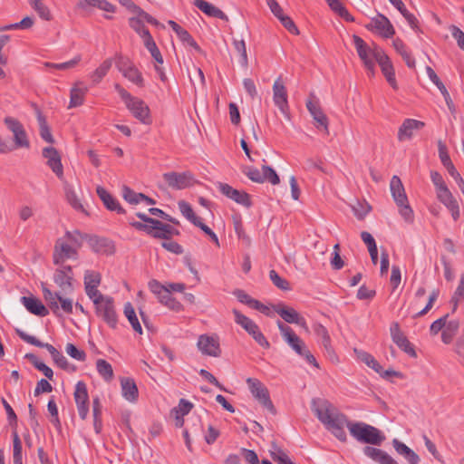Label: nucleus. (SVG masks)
I'll list each match as a JSON object with an SVG mask.
<instances>
[{"mask_svg": "<svg viewBox=\"0 0 464 464\" xmlns=\"http://www.w3.org/2000/svg\"><path fill=\"white\" fill-rule=\"evenodd\" d=\"M312 410L318 420L324 424L337 440L342 442L347 440L345 428L353 421L349 420L347 416L334 407L330 402L322 400H313Z\"/></svg>", "mask_w": 464, "mask_h": 464, "instance_id": "f257e3e1", "label": "nucleus"}, {"mask_svg": "<svg viewBox=\"0 0 464 464\" xmlns=\"http://www.w3.org/2000/svg\"><path fill=\"white\" fill-rule=\"evenodd\" d=\"M349 431L353 439L364 444L380 446L385 440L379 429L362 421H353L349 425Z\"/></svg>", "mask_w": 464, "mask_h": 464, "instance_id": "f03ea898", "label": "nucleus"}, {"mask_svg": "<svg viewBox=\"0 0 464 464\" xmlns=\"http://www.w3.org/2000/svg\"><path fill=\"white\" fill-rule=\"evenodd\" d=\"M392 196L399 208V213L406 222L413 221V210L408 203L404 187L398 176H393L390 182Z\"/></svg>", "mask_w": 464, "mask_h": 464, "instance_id": "7ed1b4c3", "label": "nucleus"}, {"mask_svg": "<svg viewBox=\"0 0 464 464\" xmlns=\"http://www.w3.org/2000/svg\"><path fill=\"white\" fill-rule=\"evenodd\" d=\"M353 44L361 60L363 62L364 66L372 74L374 73L375 62L378 59L379 53L383 50L377 45L372 47L369 46L361 37L357 35L353 36Z\"/></svg>", "mask_w": 464, "mask_h": 464, "instance_id": "20e7f679", "label": "nucleus"}, {"mask_svg": "<svg viewBox=\"0 0 464 464\" xmlns=\"http://www.w3.org/2000/svg\"><path fill=\"white\" fill-rule=\"evenodd\" d=\"M95 305L96 314L111 328L117 325V314L114 308L113 299L108 295H102L99 298L92 299Z\"/></svg>", "mask_w": 464, "mask_h": 464, "instance_id": "39448f33", "label": "nucleus"}, {"mask_svg": "<svg viewBox=\"0 0 464 464\" xmlns=\"http://www.w3.org/2000/svg\"><path fill=\"white\" fill-rule=\"evenodd\" d=\"M233 314L235 316V322L239 324L245 331L248 333L249 335L253 337V339L262 347L268 348L269 343L265 337V335L260 332L257 324L247 316L244 315L237 310H233Z\"/></svg>", "mask_w": 464, "mask_h": 464, "instance_id": "423d86ee", "label": "nucleus"}, {"mask_svg": "<svg viewBox=\"0 0 464 464\" xmlns=\"http://www.w3.org/2000/svg\"><path fill=\"white\" fill-rule=\"evenodd\" d=\"M43 295L48 306L54 314L63 311L65 314H72L73 309V302L72 299L63 297L60 293L52 292L47 287H43Z\"/></svg>", "mask_w": 464, "mask_h": 464, "instance_id": "0eeeda50", "label": "nucleus"}, {"mask_svg": "<svg viewBox=\"0 0 464 464\" xmlns=\"http://www.w3.org/2000/svg\"><path fill=\"white\" fill-rule=\"evenodd\" d=\"M4 123L13 135V140L16 149L30 148V140L23 124L14 117L7 116Z\"/></svg>", "mask_w": 464, "mask_h": 464, "instance_id": "6e6552de", "label": "nucleus"}, {"mask_svg": "<svg viewBox=\"0 0 464 464\" xmlns=\"http://www.w3.org/2000/svg\"><path fill=\"white\" fill-rule=\"evenodd\" d=\"M116 68L124 78L133 84L137 86L143 85V77L141 72L129 58L119 56L116 61Z\"/></svg>", "mask_w": 464, "mask_h": 464, "instance_id": "1a4fd4ad", "label": "nucleus"}, {"mask_svg": "<svg viewBox=\"0 0 464 464\" xmlns=\"http://www.w3.org/2000/svg\"><path fill=\"white\" fill-rule=\"evenodd\" d=\"M164 180L174 189H185L196 183L194 176L188 172H167L163 174Z\"/></svg>", "mask_w": 464, "mask_h": 464, "instance_id": "9d476101", "label": "nucleus"}, {"mask_svg": "<svg viewBox=\"0 0 464 464\" xmlns=\"http://www.w3.org/2000/svg\"><path fill=\"white\" fill-rule=\"evenodd\" d=\"M246 383L248 385L251 394L267 410L274 411L273 403L269 397L268 390L265 385L255 378H247Z\"/></svg>", "mask_w": 464, "mask_h": 464, "instance_id": "9b49d317", "label": "nucleus"}, {"mask_svg": "<svg viewBox=\"0 0 464 464\" xmlns=\"http://www.w3.org/2000/svg\"><path fill=\"white\" fill-rule=\"evenodd\" d=\"M198 349L202 354L218 357L221 354V349L219 344V338L213 334H201L199 335L197 343Z\"/></svg>", "mask_w": 464, "mask_h": 464, "instance_id": "f8f14e48", "label": "nucleus"}, {"mask_svg": "<svg viewBox=\"0 0 464 464\" xmlns=\"http://www.w3.org/2000/svg\"><path fill=\"white\" fill-rule=\"evenodd\" d=\"M273 102L281 113L289 120L287 92L281 77H278L273 84Z\"/></svg>", "mask_w": 464, "mask_h": 464, "instance_id": "ddd939ff", "label": "nucleus"}, {"mask_svg": "<svg viewBox=\"0 0 464 464\" xmlns=\"http://www.w3.org/2000/svg\"><path fill=\"white\" fill-rule=\"evenodd\" d=\"M366 28L384 38H390L395 33L389 19L381 14L372 17L370 23L366 25Z\"/></svg>", "mask_w": 464, "mask_h": 464, "instance_id": "4468645a", "label": "nucleus"}, {"mask_svg": "<svg viewBox=\"0 0 464 464\" xmlns=\"http://www.w3.org/2000/svg\"><path fill=\"white\" fill-rule=\"evenodd\" d=\"M77 249L63 237L58 238L53 252V262L56 265L63 264L67 259H75Z\"/></svg>", "mask_w": 464, "mask_h": 464, "instance_id": "2eb2a0df", "label": "nucleus"}, {"mask_svg": "<svg viewBox=\"0 0 464 464\" xmlns=\"http://www.w3.org/2000/svg\"><path fill=\"white\" fill-rule=\"evenodd\" d=\"M74 401L79 416L82 420H85L89 413V395L83 382H78L75 385Z\"/></svg>", "mask_w": 464, "mask_h": 464, "instance_id": "dca6fc26", "label": "nucleus"}, {"mask_svg": "<svg viewBox=\"0 0 464 464\" xmlns=\"http://www.w3.org/2000/svg\"><path fill=\"white\" fill-rule=\"evenodd\" d=\"M217 187L223 195L232 199L236 203L246 208H249L251 206L249 195L245 191L236 189L230 185L222 182H218Z\"/></svg>", "mask_w": 464, "mask_h": 464, "instance_id": "f3484780", "label": "nucleus"}, {"mask_svg": "<svg viewBox=\"0 0 464 464\" xmlns=\"http://www.w3.org/2000/svg\"><path fill=\"white\" fill-rule=\"evenodd\" d=\"M126 107L130 113L141 123L149 125L151 123V117L149 106L140 99L134 97Z\"/></svg>", "mask_w": 464, "mask_h": 464, "instance_id": "a211bd4d", "label": "nucleus"}, {"mask_svg": "<svg viewBox=\"0 0 464 464\" xmlns=\"http://www.w3.org/2000/svg\"><path fill=\"white\" fill-rule=\"evenodd\" d=\"M144 14L146 17L141 16L140 13H136L131 16L129 20L130 26L144 40L147 36H150V34L149 30L144 26V22H147L151 24H158L156 19H154L151 15L144 11Z\"/></svg>", "mask_w": 464, "mask_h": 464, "instance_id": "6ab92c4d", "label": "nucleus"}, {"mask_svg": "<svg viewBox=\"0 0 464 464\" xmlns=\"http://www.w3.org/2000/svg\"><path fill=\"white\" fill-rule=\"evenodd\" d=\"M43 157L46 159V164L60 179H63V167L58 150L53 147H45L43 150Z\"/></svg>", "mask_w": 464, "mask_h": 464, "instance_id": "aec40b11", "label": "nucleus"}, {"mask_svg": "<svg viewBox=\"0 0 464 464\" xmlns=\"http://www.w3.org/2000/svg\"><path fill=\"white\" fill-rule=\"evenodd\" d=\"M101 284V275L94 271H86L84 275V287L85 293L88 297L92 300L99 298L102 295L99 290L98 286Z\"/></svg>", "mask_w": 464, "mask_h": 464, "instance_id": "412c9836", "label": "nucleus"}, {"mask_svg": "<svg viewBox=\"0 0 464 464\" xmlns=\"http://www.w3.org/2000/svg\"><path fill=\"white\" fill-rule=\"evenodd\" d=\"M306 108L315 122V127L328 133V119L318 102L310 100L306 102Z\"/></svg>", "mask_w": 464, "mask_h": 464, "instance_id": "4be33fe9", "label": "nucleus"}, {"mask_svg": "<svg viewBox=\"0 0 464 464\" xmlns=\"http://www.w3.org/2000/svg\"><path fill=\"white\" fill-rule=\"evenodd\" d=\"M121 393L122 398L130 403H135L139 399V390L134 379L121 377L120 379Z\"/></svg>", "mask_w": 464, "mask_h": 464, "instance_id": "5701e85b", "label": "nucleus"}, {"mask_svg": "<svg viewBox=\"0 0 464 464\" xmlns=\"http://www.w3.org/2000/svg\"><path fill=\"white\" fill-rule=\"evenodd\" d=\"M391 336L392 341L406 353L411 355V357L416 356V353L408 341V339L404 336L400 329V325L398 323H392L390 328Z\"/></svg>", "mask_w": 464, "mask_h": 464, "instance_id": "b1692460", "label": "nucleus"}, {"mask_svg": "<svg viewBox=\"0 0 464 464\" xmlns=\"http://www.w3.org/2000/svg\"><path fill=\"white\" fill-rule=\"evenodd\" d=\"M274 311L277 313L281 318L288 324H295L300 326L305 325V320L302 317L297 311L292 307L284 304H277L273 307Z\"/></svg>", "mask_w": 464, "mask_h": 464, "instance_id": "393cba45", "label": "nucleus"}, {"mask_svg": "<svg viewBox=\"0 0 464 464\" xmlns=\"http://www.w3.org/2000/svg\"><path fill=\"white\" fill-rule=\"evenodd\" d=\"M376 63L380 65L382 72L383 75L385 76L389 84L393 89H397L398 85H397L396 79H395L393 66L392 64L390 58L387 56V54L384 52L379 53V56H378V59L376 60Z\"/></svg>", "mask_w": 464, "mask_h": 464, "instance_id": "a878e982", "label": "nucleus"}, {"mask_svg": "<svg viewBox=\"0 0 464 464\" xmlns=\"http://www.w3.org/2000/svg\"><path fill=\"white\" fill-rule=\"evenodd\" d=\"M88 92V87L82 81H77L70 91V103L68 108L81 106L84 102V96Z\"/></svg>", "mask_w": 464, "mask_h": 464, "instance_id": "bb28decb", "label": "nucleus"}, {"mask_svg": "<svg viewBox=\"0 0 464 464\" xmlns=\"http://www.w3.org/2000/svg\"><path fill=\"white\" fill-rule=\"evenodd\" d=\"M423 126H424V123L422 121L413 120V119L405 120L403 121V123L401 124V126L399 128L398 140L400 141H404V140L411 139L414 131L417 130H420Z\"/></svg>", "mask_w": 464, "mask_h": 464, "instance_id": "cd10ccee", "label": "nucleus"}, {"mask_svg": "<svg viewBox=\"0 0 464 464\" xmlns=\"http://www.w3.org/2000/svg\"><path fill=\"white\" fill-rule=\"evenodd\" d=\"M363 454L380 464H399L392 456L382 450L366 446L362 450Z\"/></svg>", "mask_w": 464, "mask_h": 464, "instance_id": "c85d7f7f", "label": "nucleus"}, {"mask_svg": "<svg viewBox=\"0 0 464 464\" xmlns=\"http://www.w3.org/2000/svg\"><path fill=\"white\" fill-rule=\"evenodd\" d=\"M21 303L28 312L38 316H45L48 314L47 308L43 303L33 295L21 297Z\"/></svg>", "mask_w": 464, "mask_h": 464, "instance_id": "c756f323", "label": "nucleus"}, {"mask_svg": "<svg viewBox=\"0 0 464 464\" xmlns=\"http://www.w3.org/2000/svg\"><path fill=\"white\" fill-rule=\"evenodd\" d=\"M63 188L66 200L71 205V207L78 212H82L85 215H88V212L86 211L83 204L82 203L81 198L78 197L73 186L69 184L68 182H64Z\"/></svg>", "mask_w": 464, "mask_h": 464, "instance_id": "7c9ffc66", "label": "nucleus"}, {"mask_svg": "<svg viewBox=\"0 0 464 464\" xmlns=\"http://www.w3.org/2000/svg\"><path fill=\"white\" fill-rule=\"evenodd\" d=\"M392 446L396 452L402 456L409 464H417L420 461L419 456L410 449L406 444L397 439L392 440Z\"/></svg>", "mask_w": 464, "mask_h": 464, "instance_id": "2f4dec72", "label": "nucleus"}, {"mask_svg": "<svg viewBox=\"0 0 464 464\" xmlns=\"http://www.w3.org/2000/svg\"><path fill=\"white\" fill-rule=\"evenodd\" d=\"M71 266H63L54 274V282L64 291L72 288Z\"/></svg>", "mask_w": 464, "mask_h": 464, "instance_id": "473e14b6", "label": "nucleus"}, {"mask_svg": "<svg viewBox=\"0 0 464 464\" xmlns=\"http://www.w3.org/2000/svg\"><path fill=\"white\" fill-rule=\"evenodd\" d=\"M96 192L108 209L118 213L123 212V209L120 206L118 200H116L105 188L99 186L96 188Z\"/></svg>", "mask_w": 464, "mask_h": 464, "instance_id": "72a5a7b5", "label": "nucleus"}, {"mask_svg": "<svg viewBox=\"0 0 464 464\" xmlns=\"http://www.w3.org/2000/svg\"><path fill=\"white\" fill-rule=\"evenodd\" d=\"M89 243L97 253L111 254L113 250L111 242L104 237H92Z\"/></svg>", "mask_w": 464, "mask_h": 464, "instance_id": "f704fd0d", "label": "nucleus"}, {"mask_svg": "<svg viewBox=\"0 0 464 464\" xmlns=\"http://www.w3.org/2000/svg\"><path fill=\"white\" fill-rule=\"evenodd\" d=\"M276 324L283 339L291 348L294 347V345L297 344V343H300L302 339L295 334L291 327L285 324L279 320L277 321Z\"/></svg>", "mask_w": 464, "mask_h": 464, "instance_id": "c9c22d12", "label": "nucleus"}, {"mask_svg": "<svg viewBox=\"0 0 464 464\" xmlns=\"http://www.w3.org/2000/svg\"><path fill=\"white\" fill-rule=\"evenodd\" d=\"M45 0H28L31 8L38 14V16L44 20H52V13L50 8L44 3Z\"/></svg>", "mask_w": 464, "mask_h": 464, "instance_id": "e433bc0d", "label": "nucleus"}, {"mask_svg": "<svg viewBox=\"0 0 464 464\" xmlns=\"http://www.w3.org/2000/svg\"><path fill=\"white\" fill-rule=\"evenodd\" d=\"M194 5L209 16L218 18H223L225 16L224 13L220 9L205 0H194Z\"/></svg>", "mask_w": 464, "mask_h": 464, "instance_id": "4c0bfd02", "label": "nucleus"}, {"mask_svg": "<svg viewBox=\"0 0 464 464\" xmlns=\"http://www.w3.org/2000/svg\"><path fill=\"white\" fill-rule=\"evenodd\" d=\"M292 350L296 354H298L300 357L304 358L307 363H309L314 367H318V364H317V362H316L314 356L307 349V347L303 340H301L300 343H297V344L294 345V347H292Z\"/></svg>", "mask_w": 464, "mask_h": 464, "instance_id": "58836bf2", "label": "nucleus"}, {"mask_svg": "<svg viewBox=\"0 0 464 464\" xmlns=\"http://www.w3.org/2000/svg\"><path fill=\"white\" fill-rule=\"evenodd\" d=\"M111 65V59H106L98 68H96L92 73H90L89 77L93 82V84H97L102 80V78L108 73Z\"/></svg>", "mask_w": 464, "mask_h": 464, "instance_id": "ea45409f", "label": "nucleus"}, {"mask_svg": "<svg viewBox=\"0 0 464 464\" xmlns=\"http://www.w3.org/2000/svg\"><path fill=\"white\" fill-rule=\"evenodd\" d=\"M124 314L127 317L128 321L130 322L132 329L141 334H142V327L139 322V319L136 315L135 310L130 303H127L124 305Z\"/></svg>", "mask_w": 464, "mask_h": 464, "instance_id": "a19ab883", "label": "nucleus"}, {"mask_svg": "<svg viewBox=\"0 0 464 464\" xmlns=\"http://www.w3.org/2000/svg\"><path fill=\"white\" fill-rule=\"evenodd\" d=\"M37 121L39 124L41 138L46 142L53 144L54 142V139L51 133L44 116L39 111H37Z\"/></svg>", "mask_w": 464, "mask_h": 464, "instance_id": "79ce46f5", "label": "nucleus"}, {"mask_svg": "<svg viewBox=\"0 0 464 464\" xmlns=\"http://www.w3.org/2000/svg\"><path fill=\"white\" fill-rule=\"evenodd\" d=\"M436 198L437 199L446 207L450 206V204L458 201L448 186H443L440 188L435 189Z\"/></svg>", "mask_w": 464, "mask_h": 464, "instance_id": "37998d69", "label": "nucleus"}, {"mask_svg": "<svg viewBox=\"0 0 464 464\" xmlns=\"http://www.w3.org/2000/svg\"><path fill=\"white\" fill-rule=\"evenodd\" d=\"M393 47L396 50V52L402 56L408 67L412 68L415 66V60L411 56L410 53L408 52L405 44L401 40L395 39L393 41Z\"/></svg>", "mask_w": 464, "mask_h": 464, "instance_id": "c03bdc74", "label": "nucleus"}, {"mask_svg": "<svg viewBox=\"0 0 464 464\" xmlns=\"http://www.w3.org/2000/svg\"><path fill=\"white\" fill-rule=\"evenodd\" d=\"M143 44L147 50L150 53L152 58L156 61V63L162 64L163 57L159 48L157 47L156 43L154 42L152 36H147V38L143 40Z\"/></svg>", "mask_w": 464, "mask_h": 464, "instance_id": "a18cd8bd", "label": "nucleus"}, {"mask_svg": "<svg viewBox=\"0 0 464 464\" xmlns=\"http://www.w3.org/2000/svg\"><path fill=\"white\" fill-rule=\"evenodd\" d=\"M96 370L98 373L105 380L111 381L113 377L111 365L103 359H98L96 362Z\"/></svg>", "mask_w": 464, "mask_h": 464, "instance_id": "49530a36", "label": "nucleus"}, {"mask_svg": "<svg viewBox=\"0 0 464 464\" xmlns=\"http://www.w3.org/2000/svg\"><path fill=\"white\" fill-rule=\"evenodd\" d=\"M459 322L457 320H451L450 322H446V325L444 326L443 332H442V341L444 343H450L459 329Z\"/></svg>", "mask_w": 464, "mask_h": 464, "instance_id": "de8ad7c7", "label": "nucleus"}, {"mask_svg": "<svg viewBox=\"0 0 464 464\" xmlns=\"http://www.w3.org/2000/svg\"><path fill=\"white\" fill-rule=\"evenodd\" d=\"M179 209L181 214L192 224L196 226V223H199L201 220L198 217H197L191 208V206L186 201H179L178 203Z\"/></svg>", "mask_w": 464, "mask_h": 464, "instance_id": "09e8293b", "label": "nucleus"}, {"mask_svg": "<svg viewBox=\"0 0 464 464\" xmlns=\"http://www.w3.org/2000/svg\"><path fill=\"white\" fill-rule=\"evenodd\" d=\"M159 302L174 312H180L183 310L182 304L168 292L163 296H160Z\"/></svg>", "mask_w": 464, "mask_h": 464, "instance_id": "8fccbe9b", "label": "nucleus"}, {"mask_svg": "<svg viewBox=\"0 0 464 464\" xmlns=\"http://www.w3.org/2000/svg\"><path fill=\"white\" fill-rule=\"evenodd\" d=\"M14 464H23L22 442L16 431L13 432Z\"/></svg>", "mask_w": 464, "mask_h": 464, "instance_id": "3c124183", "label": "nucleus"}, {"mask_svg": "<svg viewBox=\"0 0 464 464\" xmlns=\"http://www.w3.org/2000/svg\"><path fill=\"white\" fill-rule=\"evenodd\" d=\"M27 358L30 359L33 365L40 372L44 373V375L48 378L49 380H52L53 377V370L47 366L44 362L40 361L35 355L34 354H27Z\"/></svg>", "mask_w": 464, "mask_h": 464, "instance_id": "603ef678", "label": "nucleus"}, {"mask_svg": "<svg viewBox=\"0 0 464 464\" xmlns=\"http://www.w3.org/2000/svg\"><path fill=\"white\" fill-rule=\"evenodd\" d=\"M272 459L276 461L278 464H295L288 455L278 448L276 445H273L272 450H270Z\"/></svg>", "mask_w": 464, "mask_h": 464, "instance_id": "864d4df0", "label": "nucleus"}, {"mask_svg": "<svg viewBox=\"0 0 464 464\" xmlns=\"http://www.w3.org/2000/svg\"><path fill=\"white\" fill-rule=\"evenodd\" d=\"M439 157L448 172L456 169L448 154L446 146L442 142H439Z\"/></svg>", "mask_w": 464, "mask_h": 464, "instance_id": "5fc2aeb1", "label": "nucleus"}, {"mask_svg": "<svg viewBox=\"0 0 464 464\" xmlns=\"http://www.w3.org/2000/svg\"><path fill=\"white\" fill-rule=\"evenodd\" d=\"M464 298V275L461 276L459 284L458 287L456 288L450 303L452 304V310L453 312L457 309L458 304L463 300Z\"/></svg>", "mask_w": 464, "mask_h": 464, "instance_id": "6e6d98bb", "label": "nucleus"}, {"mask_svg": "<svg viewBox=\"0 0 464 464\" xmlns=\"http://www.w3.org/2000/svg\"><path fill=\"white\" fill-rule=\"evenodd\" d=\"M233 44L235 46V49L240 55L239 63L241 64V66L246 68L247 66L248 60H247V53H246L245 41L243 39H241V40L235 39L233 42Z\"/></svg>", "mask_w": 464, "mask_h": 464, "instance_id": "4d7b16f0", "label": "nucleus"}, {"mask_svg": "<svg viewBox=\"0 0 464 464\" xmlns=\"http://www.w3.org/2000/svg\"><path fill=\"white\" fill-rule=\"evenodd\" d=\"M81 55H76L72 60L60 63H46L45 66L57 69V70H70L75 67L81 61Z\"/></svg>", "mask_w": 464, "mask_h": 464, "instance_id": "13d9d810", "label": "nucleus"}, {"mask_svg": "<svg viewBox=\"0 0 464 464\" xmlns=\"http://www.w3.org/2000/svg\"><path fill=\"white\" fill-rule=\"evenodd\" d=\"M262 177L263 183L268 181L272 185H277L280 182V179L275 169L268 166L262 167Z\"/></svg>", "mask_w": 464, "mask_h": 464, "instance_id": "bf43d9fd", "label": "nucleus"}, {"mask_svg": "<svg viewBox=\"0 0 464 464\" xmlns=\"http://www.w3.org/2000/svg\"><path fill=\"white\" fill-rule=\"evenodd\" d=\"M123 198L130 204H138L141 198H145V195L142 193H137L128 187H124L122 189Z\"/></svg>", "mask_w": 464, "mask_h": 464, "instance_id": "052dcab7", "label": "nucleus"}, {"mask_svg": "<svg viewBox=\"0 0 464 464\" xmlns=\"http://www.w3.org/2000/svg\"><path fill=\"white\" fill-rule=\"evenodd\" d=\"M149 289L153 293L158 300L160 299V296L166 295L168 290L166 289V284H161L159 281L152 279L148 283Z\"/></svg>", "mask_w": 464, "mask_h": 464, "instance_id": "680f3d73", "label": "nucleus"}, {"mask_svg": "<svg viewBox=\"0 0 464 464\" xmlns=\"http://www.w3.org/2000/svg\"><path fill=\"white\" fill-rule=\"evenodd\" d=\"M179 39L184 44L188 46H191L195 51L200 52V47L198 45V44L194 41L190 34L185 30L184 28L182 30H179V34H177Z\"/></svg>", "mask_w": 464, "mask_h": 464, "instance_id": "e2e57ef3", "label": "nucleus"}, {"mask_svg": "<svg viewBox=\"0 0 464 464\" xmlns=\"http://www.w3.org/2000/svg\"><path fill=\"white\" fill-rule=\"evenodd\" d=\"M63 238L68 241L72 246H73L77 249L82 245L83 237L79 231L74 230L72 232L67 231L64 237H63Z\"/></svg>", "mask_w": 464, "mask_h": 464, "instance_id": "0e129e2a", "label": "nucleus"}, {"mask_svg": "<svg viewBox=\"0 0 464 464\" xmlns=\"http://www.w3.org/2000/svg\"><path fill=\"white\" fill-rule=\"evenodd\" d=\"M152 236L157 238H166L171 231V227L160 222V225L152 226Z\"/></svg>", "mask_w": 464, "mask_h": 464, "instance_id": "69168bd1", "label": "nucleus"}, {"mask_svg": "<svg viewBox=\"0 0 464 464\" xmlns=\"http://www.w3.org/2000/svg\"><path fill=\"white\" fill-rule=\"evenodd\" d=\"M269 277L273 284L282 290H288L289 284L286 280L282 278L275 270H271L269 273Z\"/></svg>", "mask_w": 464, "mask_h": 464, "instance_id": "338daca9", "label": "nucleus"}, {"mask_svg": "<svg viewBox=\"0 0 464 464\" xmlns=\"http://www.w3.org/2000/svg\"><path fill=\"white\" fill-rule=\"evenodd\" d=\"M449 29L458 46L464 51V32L456 25H450Z\"/></svg>", "mask_w": 464, "mask_h": 464, "instance_id": "774afa93", "label": "nucleus"}]
</instances>
